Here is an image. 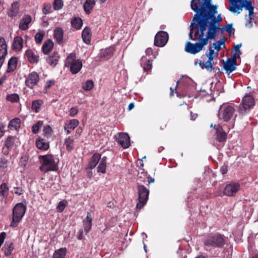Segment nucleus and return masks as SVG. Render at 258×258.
<instances>
[{"label":"nucleus","mask_w":258,"mask_h":258,"mask_svg":"<svg viewBox=\"0 0 258 258\" xmlns=\"http://www.w3.org/2000/svg\"><path fill=\"white\" fill-rule=\"evenodd\" d=\"M14 143V141L13 137L11 136L8 137L5 141V146L3 148V150H5L6 148L7 149L11 148L13 146Z\"/></svg>","instance_id":"42"},{"label":"nucleus","mask_w":258,"mask_h":258,"mask_svg":"<svg viewBox=\"0 0 258 258\" xmlns=\"http://www.w3.org/2000/svg\"><path fill=\"white\" fill-rule=\"evenodd\" d=\"M59 59L58 53L54 52L51 55L46 58L47 62L51 66L54 67L57 63Z\"/></svg>","instance_id":"26"},{"label":"nucleus","mask_w":258,"mask_h":258,"mask_svg":"<svg viewBox=\"0 0 258 258\" xmlns=\"http://www.w3.org/2000/svg\"><path fill=\"white\" fill-rule=\"evenodd\" d=\"M152 67V62L151 60H147L144 64L143 69L145 71H150Z\"/></svg>","instance_id":"50"},{"label":"nucleus","mask_w":258,"mask_h":258,"mask_svg":"<svg viewBox=\"0 0 258 258\" xmlns=\"http://www.w3.org/2000/svg\"><path fill=\"white\" fill-rule=\"evenodd\" d=\"M32 22V18L29 15H25L21 20L19 24V29L21 30L25 31L29 28V24Z\"/></svg>","instance_id":"18"},{"label":"nucleus","mask_w":258,"mask_h":258,"mask_svg":"<svg viewBox=\"0 0 258 258\" xmlns=\"http://www.w3.org/2000/svg\"><path fill=\"white\" fill-rule=\"evenodd\" d=\"M64 145L66 146L67 150L69 151H71L74 148V138L72 137H69L66 139L64 141Z\"/></svg>","instance_id":"35"},{"label":"nucleus","mask_w":258,"mask_h":258,"mask_svg":"<svg viewBox=\"0 0 258 258\" xmlns=\"http://www.w3.org/2000/svg\"><path fill=\"white\" fill-rule=\"evenodd\" d=\"M39 159H41L42 163L40 167V170L44 172H47L49 171H56L58 169V160L52 155H46L40 156Z\"/></svg>","instance_id":"4"},{"label":"nucleus","mask_w":258,"mask_h":258,"mask_svg":"<svg viewBox=\"0 0 258 258\" xmlns=\"http://www.w3.org/2000/svg\"><path fill=\"white\" fill-rule=\"evenodd\" d=\"M79 124L78 120L74 119L71 120L69 123L64 126V130L67 132V134L69 135L71 133L72 130H74Z\"/></svg>","instance_id":"25"},{"label":"nucleus","mask_w":258,"mask_h":258,"mask_svg":"<svg viewBox=\"0 0 258 258\" xmlns=\"http://www.w3.org/2000/svg\"><path fill=\"white\" fill-rule=\"evenodd\" d=\"M146 53L147 56H149L153 53V50L151 48H148L146 50Z\"/></svg>","instance_id":"61"},{"label":"nucleus","mask_w":258,"mask_h":258,"mask_svg":"<svg viewBox=\"0 0 258 258\" xmlns=\"http://www.w3.org/2000/svg\"><path fill=\"white\" fill-rule=\"evenodd\" d=\"M43 132L44 137L49 139L52 135L53 130L49 125H47L44 127Z\"/></svg>","instance_id":"41"},{"label":"nucleus","mask_w":258,"mask_h":258,"mask_svg":"<svg viewBox=\"0 0 258 258\" xmlns=\"http://www.w3.org/2000/svg\"><path fill=\"white\" fill-rule=\"evenodd\" d=\"M26 211V206L22 203L17 204L13 209V219L11 226L16 227L22 220Z\"/></svg>","instance_id":"6"},{"label":"nucleus","mask_w":258,"mask_h":258,"mask_svg":"<svg viewBox=\"0 0 258 258\" xmlns=\"http://www.w3.org/2000/svg\"><path fill=\"white\" fill-rule=\"evenodd\" d=\"M63 6L62 0H54L53 2V7L55 10H60Z\"/></svg>","instance_id":"47"},{"label":"nucleus","mask_w":258,"mask_h":258,"mask_svg":"<svg viewBox=\"0 0 258 258\" xmlns=\"http://www.w3.org/2000/svg\"><path fill=\"white\" fill-rule=\"evenodd\" d=\"M101 159V155L99 153L94 154L91 158V160L89 164V167L90 169L94 168L97 164H98L99 161Z\"/></svg>","instance_id":"31"},{"label":"nucleus","mask_w":258,"mask_h":258,"mask_svg":"<svg viewBox=\"0 0 258 258\" xmlns=\"http://www.w3.org/2000/svg\"><path fill=\"white\" fill-rule=\"evenodd\" d=\"M67 201L64 200L59 202L56 207L57 211L59 212H62L67 205Z\"/></svg>","instance_id":"48"},{"label":"nucleus","mask_w":258,"mask_h":258,"mask_svg":"<svg viewBox=\"0 0 258 258\" xmlns=\"http://www.w3.org/2000/svg\"><path fill=\"white\" fill-rule=\"evenodd\" d=\"M149 189L144 185L139 184L138 186V202L136 207L138 209H142L147 203L149 195Z\"/></svg>","instance_id":"7"},{"label":"nucleus","mask_w":258,"mask_h":258,"mask_svg":"<svg viewBox=\"0 0 258 258\" xmlns=\"http://www.w3.org/2000/svg\"><path fill=\"white\" fill-rule=\"evenodd\" d=\"M9 188L6 183H2L0 185V198L3 200L8 196Z\"/></svg>","instance_id":"36"},{"label":"nucleus","mask_w":258,"mask_h":258,"mask_svg":"<svg viewBox=\"0 0 258 258\" xmlns=\"http://www.w3.org/2000/svg\"><path fill=\"white\" fill-rule=\"evenodd\" d=\"M138 166L141 169V170L142 171V173L143 171H144V169L143 168V167H144V163H143V161L142 160H139V163H138Z\"/></svg>","instance_id":"58"},{"label":"nucleus","mask_w":258,"mask_h":258,"mask_svg":"<svg viewBox=\"0 0 258 258\" xmlns=\"http://www.w3.org/2000/svg\"><path fill=\"white\" fill-rule=\"evenodd\" d=\"M37 147L41 150H47L49 148V142L42 138H38L36 141Z\"/></svg>","instance_id":"22"},{"label":"nucleus","mask_w":258,"mask_h":258,"mask_svg":"<svg viewBox=\"0 0 258 258\" xmlns=\"http://www.w3.org/2000/svg\"><path fill=\"white\" fill-rule=\"evenodd\" d=\"M168 40V33L163 31L158 32L155 36L154 45L158 47H163Z\"/></svg>","instance_id":"10"},{"label":"nucleus","mask_w":258,"mask_h":258,"mask_svg":"<svg viewBox=\"0 0 258 258\" xmlns=\"http://www.w3.org/2000/svg\"><path fill=\"white\" fill-rule=\"evenodd\" d=\"M43 121L42 120L38 121L36 123L33 125L32 127V132L33 134H37L39 128L43 125Z\"/></svg>","instance_id":"43"},{"label":"nucleus","mask_w":258,"mask_h":258,"mask_svg":"<svg viewBox=\"0 0 258 258\" xmlns=\"http://www.w3.org/2000/svg\"><path fill=\"white\" fill-rule=\"evenodd\" d=\"M235 109L233 106L228 104L222 105L219 110L218 117L227 122L233 116Z\"/></svg>","instance_id":"8"},{"label":"nucleus","mask_w":258,"mask_h":258,"mask_svg":"<svg viewBox=\"0 0 258 258\" xmlns=\"http://www.w3.org/2000/svg\"><path fill=\"white\" fill-rule=\"evenodd\" d=\"M53 42L51 40L45 42L42 46V51L44 54L49 53L53 47Z\"/></svg>","instance_id":"30"},{"label":"nucleus","mask_w":258,"mask_h":258,"mask_svg":"<svg viewBox=\"0 0 258 258\" xmlns=\"http://www.w3.org/2000/svg\"><path fill=\"white\" fill-rule=\"evenodd\" d=\"M63 31L61 28L57 27L54 30V37L58 44L63 42Z\"/></svg>","instance_id":"24"},{"label":"nucleus","mask_w":258,"mask_h":258,"mask_svg":"<svg viewBox=\"0 0 258 258\" xmlns=\"http://www.w3.org/2000/svg\"><path fill=\"white\" fill-rule=\"evenodd\" d=\"M14 248V244L12 242H6L4 247V253L6 256L10 255Z\"/></svg>","instance_id":"38"},{"label":"nucleus","mask_w":258,"mask_h":258,"mask_svg":"<svg viewBox=\"0 0 258 258\" xmlns=\"http://www.w3.org/2000/svg\"><path fill=\"white\" fill-rule=\"evenodd\" d=\"M241 46V44H238L236 45H235L233 48V56L232 58H235L237 59L240 57V55L241 54V51L240 50V48Z\"/></svg>","instance_id":"39"},{"label":"nucleus","mask_w":258,"mask_h":258,"mask_svg":"<svg viewBox=\"0 0 258 258\" xmlns=\"http://www.w3.org/2000/svg\"><path fill=\"white\" fill-rule=\"evenodd\" d=\"M216 131L217 140L219 142H223L226 140L227 134L224 131L222 127L219 125H215L214 126Z\"/></svg>","instance_id":"16"},{"label":"nucleus","mask_w":258,"mask_h":258,"mask_svg":"<svg viewBox=\"0 0 258 258\" xmlns=\"http://www.w3.org/2000/svg\"><path fill=\"white\" fill-rule=\"evenodd\" d=\"M53 83V82L52 81H49L47 82L45 87V89L46 90H47V89H49V88H50Z\"/></svg>","instance_id":"60"},{"label":"nucleus","mask_w":258,"mask_h":258,"mask_svg":"<svg viewBox=\"0 0 258 258\" xmlns=\"http://www.w3.org/2000/svg\"><path fill=\"white\" fill-rule=\"evenodd\" d=\"M92 219L89 212H87V215L85 220L83 221V228L85 232V234H87L92 227Z\"/></svg>","instance_id":"20"},{"label":"nucleus","mask_w":258,"mask_h":258,"mask_svg":"<svg viewBox=\"0 0 258 258\" xmlns=\"http://www.w3.org/2000/svg\"><path fill=\"white\" fill-rule=\"evenodd\" d=\"M17 66V58L16 57H12L9 60L7 72L11 73L13 72Z\"/></svg>","instance_id":"29"},{"label":"nucleus","mask_w":258,"mask_h":258,"mask_svg":"<svg viewBox=\"0 0 258 258\" xmlns=\"http://www.w3.org/2000/svg\"><path fill=\"white\" fill-rule=\"evenodd\" d=\"M91 31L89 27H85L82 33V37L83 41L88 44L91 42Z\"/></svg>","instance_id":"23"},{"label":"nucleus","mask_w":258,"mask_h":258,"mask_svg":"<svg viewBox=\"0 0 258 258\" xmlns=\"http://www.w3.org/2000/svg\"><path fill=\"white\" fill-rule=\"evenodd\" d=\"M94 86V83L92 80L87 81L83 86V88L86 91L91 90Z\"/></svg>","instance_id":"46"},{"label":"nucleus","mask_w":258,"mask_h":258,"mask_svg":"<svg viewBox=\"0 0 258 258\" xmlns=\"http://www.w3.org/2000/svg\"><path fill=\"white\" fill-rule=\"evenodd\" d=\"M254 105V100L253 97L249 94L246 95L242 99V101L241 103L240 109L245 110L246 109H250Z\"/></svg>","instance_id":"14"},{"label":"nucleus","mask_w":258,"mask_h":258,"mask_svg":"<svg viewBox=\"0 0 258 258\" xmlns=\"http://www.w3.org/2000/svg\"><path fill=\"white\" fill-rule=\"evenodd\" d=\"M19 99V96L16 94L9 95L7 97V99L12 102H16L18 101Z\"/></svg>","instance_id":"49"},{"label":"nucleus","mask_w":258,"mask_h":258,"mask_svg":"<svg viewBox=\"0 0 258 258\" xmlns=\"http://www.w3.org/2000/svg\"><path fill=\"white\" fill-rule=\"evenodd\" d=\"M26 54L28 60L31 63H37L39 60V55L37 53L34 52L31 49H28L26 51Z\"/></svg>","instance_id":"19"},{"label":"nucleus","mask_w":258,"mask_h":258,"mask_svg":"<svg viewBox=\"0 0 258 258\" xmlns=\"http://www.w3.org/2000/svg\"><path fill=\"white\" fill-rule=\"evenodd\" d=\"M221 172L222 174H226L227 173V167H226V166L222 167L221 168Z\"/></svg>","instance_id":"63"},{"label":"nucleus","mask_w":258,"mask_h":258,"mask_svg":"<svg viewBox=\"0 0 258 258\" xmlns=\"http://www.w3.org/2000/svg\"><path fill=\"white\" fill-rule=\"evenodd\" d=\"M204 28L201 29L200 39L197 40L198 42L195 43H192L189 41L186 42L185 45L184 50L186 52L195 54L200 52L204 47L208 44L209 40L216 39V34L220 30L219 25L215 23L209 25L208 30L207 36L203 38V31Z\"/></svg>","instance_id":"2"},{"label":"nucleus","mask_w":258,"mask_h":258,"mask_svg":"<svg viewBox=\"0 0 258 258\" xmlns=\"http://www.w3.org/2000/svg\"><path fill=\"white\" fill-rule=\"evenodd\" d=\"M66 254V248H60L53 253V258H64Z\"/></svg>","instance_id":"40"},{"label":"nucleus","mask_w":258,"mask_h":258,"mask_svg":"<svg viewBox=\"0 0 258 258\" xmlns=\"http://www.w3.org/2000/svg\"><path fill=\"white\" fill-rule=\"evenodd\" d=\"M51 10V6L50 4H44L42 9L43 13L46 15L50 13Z\"/></svg>","instance_id":"51"},{"label":"nucleus","mask_w":258,"mask_h":258,"mask_svg":"<svg viewBox=\"0 0 258 258\" xmlns=\"http://www.w3.org/2000/svg\"><path fill=\"white\" fill-rule=\"evenodd\" d=\"M23 46V39L19 36L14 37L12 46L14 50L20 51Z\"/></svg>","instance_id":"21"},{"label":"nucleus","mask_w":258,"mask_h":258,"mask_svg":"<svg viewBox=\"0 0 258 258\" xmlns=\"http://www.w3.org/2000/svg\"><path fill=\"white\" fill-rule=\"evenodd\" d=\"M240 188L239 183L231 182L225 186L223 191L224 195L229 197L233 196L239 190Z\"/></svg>","instance_id":"12"},{"label":"nucleus","mask_w":258,"mask_h":258,"mask_svg":"<svg viewBox=\"0 0 258 258\" xmlns=\"http://www.w3.org/2000/svg\"><path fill=\"white\" fill-rule=\"evenodd\" d=\"M222 45L225 46V40L223 39H221L213 44V47L217 52H219L221 49Z\"/></svg>","instance_id":"44"},{"label":"nucleus","mask_w":258,"mask_h":258,"mask_svg":"<svg viewBox=\"0 0 258 258\" xmlns=\"http://www.w3.org/2000/svg\"><path fill=\"white\" fill-rule=\"evenodd\" d=\"M20 4L18 2H15L12 4L8 10L7 14L9 17H16L19 13Z\"/></svg>","instance_id":"17"},{"label":"nucleus","mask_w":258,"mask_h":258,"mask_svg":"<svg viewBox=\"0 0 258 258\" xmlns=\"http://www.w3.org/2000/svg\"><path fill=\"white\" fill-rule=\"evenodd\" d=\"M190 117L191 119L194 120L198 117V114L197 113H193L192 112H190Z\"/></svg>","instance_id":"64"},{"label":"nucleus","mask_w":258,"mask_h":258,"mask_svg":"<svg viewBox=\"0 0 258 258\" xmlns=\"http://www.w3.org/2000/svg\"><path fill=\"white\" fill-rule=\"evenodd\" d=\"M64 66L69 67L73 74H77L82 68V62L80 59H76L74 53L70 54L65 60Z\"/></svg>","instance_id":"5"},{"label":"nucleus","mask_w":258,"mask_h":258,"mask_svg":"<svg viewBox=\"0 0 258 258\" xmlns=\"http://www.w3.org/2000/svg\"><path fill=\"white\" fill-rule=\"evenodd\" d=\"M6 233L3 232L0 234V243H3L4 241L6 238Z\"/></svg>","instance_id":"57"},{"label":"nucleus","mask_w":258,"mask_h":258,"mask_svg":"<svg viewBox=\"0 0 258 258\" xmlns=\"http://www.w3.org/2000/svg\"><path fill=\"white\" fill-rule=\"evenodd\" d=\"M83 230L81 229L79 231V234L77 236V238L79 240H81L83 238Z\"/></svg>","instance_id":"62"},{"label":"nucleus","mask_w":258,"mask_h":258,"mask_svg":"<svg viewBox=\"0 0 258 258\" xmlns=\"http://www.w3.org/2000/svg\"><path fill=\"white\" fill-rule=\"evenodd\" d=\"M8 163V160L6 159L2 158L0 161V167L2 168L7 167V164Z\"/></svg>","instance_id":"54"},{"label":"nucleus","mask_w":258,"mask_h":258,"mask_svg":"<svg viewBox=\"0 0 258 258\" xmlns=\"http://www.w3.org/2000/svg\"><path fill=\"white\" fill-rule=\"evenodd\" d=\"M204 243L208 246L221 247L225 244V240L222 235L216 234L206 239Z\"/></svg>","instance_id":"9"},{"label":"nucleus","mask_w":258,"mask_h":258,"mask_svg":"<svg viewBox=\"0 0 258 258\" xmlns=\"http://www.w3.org/2000/svg\"><path fill=\"white\" fill-rule=\"evenodd\" d=\"M71 24L73 27L77 30L80 29L83 25V21L80 18H75L71 21Z\"/></svg>","instance_id":"37"},{"label":"nucleus","mask_w":258,"mask_h":258,"mask_svg":"<svg viewBox=\"0 0 258 258\" xmlns=\"http://www.w3.org/2000/svg\"><path fill=\"white\" fill-rule=\"evenodd\" d=\"M106 160L107 157L105 156L103 157L101 159L100 163L97 167V171L98 172H101L102 173H105L106 168Z\"/></svg>","instance_id":"32"},{"label":"nucleus","mask_w":258,"mask_h":258,"mask_svg":"<svg viewBox=\"0 0 258 258\" xmlns=\"http://www.w3.org/2000/svg\"><path fill=\"white\" fill-rule=\"evenodd\" d=\"M95 5V0H86L84 4V9L86 14H90Z\"/></svg>","instance_id":"28"},{"label":"nucleus","mask_w":258,"mask_h":258,"mask_svg":"<svg viewBox=\"0 0 258 258\" xmlns=\"http://www.w3.org/2000/svg\"><path fill=\"white\" fill-rule=\"evenodd\" d=\"M209 19H212V20L213 21V22L210 23V25L211 24L215 23V24H218L219 25L218 23L219 22H221L222 21V17L221 16V15H219L217 16V21H216V18H215V15H214L213 17H211Z\"/></svg>","instance_id":"53"},{"label":"nucleus","mask_w":258,"mask_h":258,"mask_svg":"<svg viewBox=\"0 0 258 258\" xmlns=\"http://www.w3.org/2000/svg\"><path fill=\"white\" fill-rule=\"evenodd\" d=\"M190 7L196 14L189 27V37L192 40H199L202 27L203 38L207 36L209 19L217 13V7L212 5V0H191Z\"/></svg>","instance_id":"1"},{"label":"nucleus","mask_w":258,"mask_h":258,"mask_svg":"<svg viewBox=\"0 0 258 258\" xmlns=\"http://www.w3.org/2000/svg\"><path fill=\"white\" fill-rule=\"evenodd\" d=\"M115 51V46L114 45L111 46L105 49L101 50L100 53L101 58H105L108 56H111Z\"/></svg>","instance_id":"27"},{"label":"nucleus","mask_w":258,"mask_h":258,"mask_svg":"<svg viewBox=\"0 0 258 258\" xmlns=\"http://www.w3.org/2000/svg\"><path fill=\"white\" fill-rule=\"evenodd\" d=\"M205 69L211 71L212 69V63L209 62L208 61H207L206 62H205Z\"/></svg>","instance_id":"55"},{"label":"nucleus","mask_w":258,"mask_h":258,"mask_svg":"<svg viewBox=\"0 0 258 258\" xmlns=\"http://www.w3.org/2000/svg\"><path fill=\"white\" fill-rule=\"evenodd\" d=\"M39 80L38 74L34 71L28 75L25 81V84L28 87L32 89L38 83Z\"/></svg>","instance_id":"13"},{"label":"nucleus","mask_w":258,"mask_h":258,"mask_svg":"<svg viewBox=\"0 0 258 258\" xmlns=\"http://www.w3.org/2000/svg\"><path fill=\"white\" fill-rule=\"evenodd\" d=\"M236 60L235 58L231 57L224 62L223 67L227 74H229L236 69Z\"/></svg>","instance_id":"15"},{"label":"nucleus","mask_w":258,"mask_h":258,"mask_svg":"<svg viewBox=\"0 0 258 258\" xmlns=\"http://www.w3.org/2000/svg\"><path fill=\"white\" fill-rule=\"evenodd\" d=\"M20 123L21 120L15 118L10 121L8 126L11 130H17L20 127Z\"/></svg>","instance_id":"33"},{"label":"nucleus","mask_w":258,"mask_h":258,"mask_svg":"<svg viewBox=\"0 0 258 258\" xmlns=\"http://www.w3.org/2000/svg\"><path fill=\"white\" fill-rule=\"evenodd\" d=\"M117 143L123 149L128 148L130 145V138L125 133H120L115 136Z\"/></svg>","instance_id":"11"},{"label":"nucleus","mask_w":258,"mask_h":258,"mask_svg":"<svg viewBox=\"0 0 258 258\" xmlns=\"http://www.w3.org/2000/svg\"><path fill=\"white\" fill-rule=\"evenodd\" d=\"M45 35L44 32H39L36 34L35 36V40L37 44H40Z\"/></svg>","instance_id":"45"},{"label":"nucleus","mask_w":258,"mask_h":258,"mask_svg":"<svg viewBox=\"0 0 258 258\" xmlns=\"http://www.w3.org/2000/svg\"><path fill=\"white\" fill-rule=\"evenodd\" d=\"M15 194L18 195H21L23 194V190L21 188L17 187L15 188Z\"/></svg>","instance_id":"59"},{"label":"nucleus","mask_w":258,"mask_h":258,"mask_svg":"<svg viewBox=\"0 0 258 258\" xmlns=\"http://www.w3.org/2000/svg\"><path fill=\"white\" fill-rule=\"evenodd\" d=\"M230 3L229 10L234 14H239L243 8L248 11V22L246 23L247 27L251 28L254 20V7L251 0H228Z\"/></svg>","instance_id":"3"},{"label":"nucleus","mask_w":258,"mask_h":258,"mask_svg":"<svg viewBox=\"0 0 258 258\" xmlns=\"http://www.w3.org/2000/svg\"><path fill=\"white\" fill-rule=\"evenodd\" d=\"M225 29L226 32H227L229 34H231L232 33V31L233 30L232 24L227 25V26H226Z\"/></svg>","instance_id":"56"},{"label":"nucleus","mask_w":258,"mask_h":258,"mask_svg":"<svg viewBox=\"0 0 258 258\" xmlns=\"http://www.w3.org/2000/svg\"><path fill=\"white\" fill-rule=\"evenodd\" d=\"M78 113V109L77 107H72L70 109L69 115L71 117L75 116Z\"/></svg>","instance_id":"52"},{"label":"nucleus","mask_w":258,"mask_h":258,"mask_svg":"<svg viewBox=\"0 0 258 258\" xmlns=\"http://www.w3.org/2000/svg\"><path fill=\"white\" fill-rule=\"evenodd\" d=\"M43 104V101L39 99L34 100L32 103L31 108L33 111L37 113L38 112L41 108V106Z\"/></svg>","instance_id":"34"}]
</instances>
